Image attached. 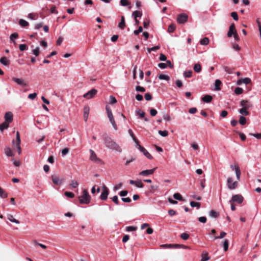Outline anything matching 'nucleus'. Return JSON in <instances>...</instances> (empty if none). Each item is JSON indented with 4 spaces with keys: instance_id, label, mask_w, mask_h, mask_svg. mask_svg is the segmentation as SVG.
<instances>
[{
    "instance_id": "1",
    "label": "nucleus",
    "mask_w": 261,
    "mask_h": 261,
    "mask_svg": "<svg viewBox=\"0 0 261 261\" xmlns=\"http://www.w3.org/2000/svg\"><path fill=\"white\" fill-rule=\"evenodd\" d=\"M103 140L106 147L118 153L122 152V149L121 146L111 138L106 136Z\"/></svg>"
},
{
    "instance_id": "2",
    "label": "nucleus",
    "mask_w": 261,
    "mask_h": 261,
    "mask_svg": "<svg viewBox=\"0 0 261 261\" xmlns=\"http://www.w3.org/2000/svg\"><path fill=\"white\" fill-rule=\"evenodd\" d=\"M78 198L81 204H87L91 201V196L89 194L88 190L86 189L83 190L82 194L79 196Z\"/></svg>"
},
{
    "instance_id": "3",
    "label": "nucleus",
    "mask_w": 261,
    "mask_h": 261,
    "mask_svg": "<svg viewBox=\"0 0 261 261\" xmlns=\"http://www.w3.org/2000/svg\"><path fill=\"white\" fill-rule=\"evenodd\" d=\"M106 109L108 117L109 119L110 122L111 123L114 129L117 130V126L114 120L113 113L111 109L108 106H106Z\"/></svg>"
},
{
    "instance_id": "4",
    "label": "nucleus",
    "mask_w": 261,
    "mask_h": 261,
    "mask_svg": "<svg viewBox=\"0 0 261 261\" xmlns=\"http://www.w3.org/2000/svg\"><path fill=\"white\" fill-rule=\"evenodd\" d=\"M90 157L89 159L91 161L97 163L102 164L103 163L102 161L97 156L95 152L92 149H90Z\"/></svg>"
},
{
    "instance_id": "5",
    "label": "nucleus",
    "mask_w": 261,
    "mask_h": 261,
    "mask_svg": "<svg viewBox=\"0 0 261 261\" xmlns=\"http://www.w3.org/2000/svg\"><path fill=\"white\" fill-rule=\"evenodd\" d=\"M109 194V189L106 187V185H103L101 189V193L100 195V199L103 201L106 200L108 198Z\"/></svg>"
},
{
    "instance_id": "6",
    "label": "nucleus",
    "mask_w": 261,
    "mask_h": 261,
    "mask_svg": "<svg viewBox=\"0 0 261 261\" xmlns=\"http://www.w3.org/2000/svg\"><path fill=\"white\" fill-rule=\"evenodd\" d=\"M138 149L142 152L144 155L148 159L152 160L153 159L152 155L147 151V150L143 146H141L139 143H137L136 145Z\"/></svg>"
},
{
    "instance_id": "7",
    "label": "nucleus",
    "mask_w": 261,
    "mask_h": 261,
    "mask_svg": "<svg viewBox=\"0 0 261 261\" xmlns=\"http://www.w3.org/2000/svg\"><path fill=\"white\" fill-rule=\"evenodd\" d=\"M238 182L237 181L232 182V178L228 177L227 180V186L230 190H234L238 187Z\"/></svg>"
},
{
    "instance_id": "8",
    "label": "nucleus",
    "mask_w": 261,
    "mask_h": 261,
    "mask_svg": "<svg viewBox=\"0 0 261 261\" xmlns=\"http://www.w3.org/2000/svg\"><path fill=\"white\" fill-rule=\"evenodd\" d=\"M97 90L95 89H92L89 90L88 92L84 94L83 97L86 99H91L95 96V95L97 94Z\"/></svg>"
},
{
    "instance_id": "9",
    "label": "nucleus",
    "mask_w": 261,
    "mask_h": 261,
    "mask_svg": "<svg viewBox=\"0 0 261 261\" xmlns=\"http://www.w3.org/2000/svg\"><path fill=\"white\" fill-rule=\"evenodd\" d=\"M244 198L241 195H233L231 197V199L229 201L230 202H237L241 204L243 202Z\"/></svg>"
},
{
    "instance_id": "10",
    "label": "nucleus",
    "mask_w": 261,
    "mask_h": 261,
    "mask_svg": "<svg viewBox=\"0 0 261 261\" xmlns=\"http://www.w3.org/2000/svg\"><path fill=\"white\" fill-rule=\"evenodd\" d=\"M188 20V15L186 14H180L177 17V21L180 24L185 23Z\"/></svg>"
},
{
    "instance_id": "11",
    "label": "nucleus",
    "mask_w": 261,
    "mask_h": 261,
    "mask_svg": "<svg viewBox=\"0 0 261 261\" xmlns=\"http://www.w3.org/2000/svg\"><path fill=\"white\" fill-rule=\"evenodd\" d=\"M51 179L53 183L57 186H60L64 181V178L60 179L57 175H51Z\"/></svg>"
},
{
    "instance_id": "12",
    "label": "nucleus",
    "mask_w": 261,
    "mask_h": 261,
    "mask_svg": "<svg viewBox=\"0 0 261 261\" xmlns=\"http://www.w3.org/2000/svg\"><path fill=\"white\" fill-rule=\"evenodd\" d=\"M155 169H156V168H153L151 169L143 170V171L140 172L139 173V175H141V176H146L152 174L154 173V172L155 171Z\"/></svg>"
},
{
    "instance_id": "13",
    "label": "nucleus",
    "mask_w": 261,
    "mask_h": 261,
    "mask_svg": "<svg viewBox=\"0 0 261 261\" xmlns=\"http://www.w3.org/2000/svg\"><path fill=\"white\" fill-rule=\"evenodd\" d=\"M5 122L9 123L13 121V114L11 112H6L5 114Z\"/></svg>"
},
{
    "instance_id": "14",
    "label": "nucleus",
    "mask_w": 261,
    "mask_h": 261,
    "mask_svg": "<svg viewBox=\"0 0 261 261\" xmlns=\"http://www.w3.org/2000/svg\"><path fill=\"white\" fill-rule=\"evenodd\" d=\"M240 105L242 108L248 110L251 106L252 105L248 101L246 100H242L240 102Z\"/></svg>"
},
{
    "instance_id": "15",
    "label": "nucleus",
    "mask_w": 261,
    "mask_h": 261,
    "mask_svg": "<svg viewBox=\"0 0 261 261\" xmlns=\"http://www.w3.org/2000/svg\"><path fill=\"white\" fill-rule=\"evenodd\" d=\"M13 81L16 82L17 84L22 86H26L27 84L25 83V81L22 79H19L17 77H13L12 79Z\"/></svg>"
},
{
    "instance_id": "16",
    "label": "nucleus",
    "mask_w": 261,
    "mask_h": 261,
    "mask_svg": "<svg viewBox=\"0 0 261 261\" xmlns=\"http://www.w3.org/2000/svg\"><path fill=\"white\" fill-rule=\"evenodd\" d=\"M234 32H236L235 25L233 23L231 24L229 28V31L227 33L228 37H231L234 34Z\"/></svg>"
},
{
    "instance_id": "17",
    "label": "nucleus",
    "mask_w": 261,
    "mask_h": 261,
    "mask_svg": "<svg viewBox=\"0 0 261 261\" xmlns=\"http://www.w3.org/2000/svg\"><path fill=\"white\" fill-rule=\"evenodd\" d=\"M251 82V79L249 77H245L244 79H240L237 82L238 85H241L242 84H245L247 85Z\"/></svg>"
},
{
    "instance_id": "18",
    "label": "nucleus",
    "mask_w": 261,
    "mask_h": 261,
    "mask_svg": "<svg viewBox=\"0 0 261 261\" xmlns=\"http://www.w3.org/2000/svg\"><path fill=\"white\" fill-rule=\"evenodd\" d=\"M120 4L121 6H128L129 9H132L130 3L127 0H120Z\"/></svg>"
},
{
    "instance_id": "19",
    "label": "nucleus",
    "mask_w": 261,
    "mask_h": 261,
    "mask_svg": "<svg viewBox=\"0 0 261 261\" xmlns=\"http://www.w3.org/2000/svg\"><path fill=\"white\" fill-rule=\"evenodd\" d=\"M0 62L1 64L5 66H8L10 64V61L7 59V57H2L0 59Z\"/></svg>"
},
{
    "instance_id": "20",
    "label": "nucleus",
    "mask_w": 261,
    "mask_h": 261,
    "mask_svg": "<svg viewBox=\"0 0 261 261\" xmlns=\"http://www.w3.org/2000/svg\"><path fill=\"white\" fill-rule=\"evenodd\" d=\"M125 27V18L124 16L121 17V21L119 23L118 27L121 29H124Z\"/></svg>"
},
{
    "instance_id": "21",
    "label": "nucleus",
    "mask_w": 261,
    "mask_h": 261,
    "mask_svg": "<svg viewBox=\"0 0 261 261\" xmlns=\"http://www.w3.org/2000/svg\"><path fill=\"white\" fill-rule=\"evenodd\" d=\"M212 99H213L212 96L210 95H205L202 98V100L204 102H206V103L210 102L212 101Z\"/></svg>"
},
{
    "instance_id": "22",
    "label": "nucleus",
    "mask_w": 261,
    "mask_h": 261,
    "mask_svg": "<svg viewBox=\"0 0 261 261\" xmlns=\"http://www.w3.org/2000/svg\"><path fill=\"white\" fill-rule=\"evenodd\" d=\"M222 83L220 80H216L215 82V90L218 91L220 90V86Z\"/></svg>"
},
{
    "instance_id": "23",
    "label": "nucleus",
    "mask_w": 261,
    "mask_h": 261,
    "mask_svg": "<svg viewBox=\"0 0 261 261\" xmlns=\"http://www.w3.org/2000/svg\"><path fill=\"white\" fill-rule=\"evenodd\" d=\"M219 215V213L215 211L214 210H212L209 212V216L211 218H217Z\"/></svg>"
},
{
    "instance_id": "24",
    "label": "nucleus",
    "mask_w": 261,
    "mask_h": 261,
    "mask_svg": "<svg viewBox=\"0 0 261 261\" xmlns=\"http://www.w3.org/2000/svg\"><path fill=\"white\" fill-rule=\"evenodd\" d=\"M8 219L9 221H10L12 222L15 223L16 224L20 223V222L18 220H16V219L14 218L13 216L11 214L8 215Z\"/></svg>"
},
{
    "instance_id": "25",
    "label": "nucleus",
    "mask_w": 261,
    "mask_h": 261,
    "mask_svg": "<svg viewBox=\"0 0 261 261\" xmlns=\"http://www.w3.org/2000/svg\"><path fill=\"white\" fill-rule=\"evenodd\" d=\"M89 113V108H85L84 111V117L85 121H86L88 120V115Z\"/></svg>"
},
{
    "instance_id": "26",
    "label": "nucleus",
    "mask_w": 261,
    "mask_h": 261,
    "mask_svg": "<svg viewBox=\"0 0 261 261\" xmlns=\"http://www.w3.org/2000/svg\"><path fill=\"white\" fill-rule=\"evenodd\" d=\"M9 127V123L5 122L0 124V130L3 132L5 129Z\"/></svg>"
},
{
    "instance_id": "27",
    "label": "nucleus",
    "mask_w": 261,
    "mask_h": 261,
    "mask_svg": "<svg viewBox=\"0 0 261 261\" xmlns=\"http://www.w3.org/2000/svg\"><path fill=\"white\" fill-rule=\"evenodd\" d=\"M234 170L236 172L237 179L240 180L241 176V171L238 166H237L234 167Z\"/></svg>"
},
{
    "instance_id": "28",
    "label": "nucleus",
    "mask_w": 261,
    "mask_h": 261,
    "mask_svg": "<svg viewBox=\"0 0 261 261\" xmlns=\"http://www.w3.org/2000/svg\"><path fill=\"white\" fill-rule=\"evenodd\" d=\"M19 24L20 26H21L22 27H23V28L26 27L28 25H29L28 22L23 19H20L19 20Z\"/></svg>"
},
{
    "instance_id": "29",
    "label": "nucleus",
    "mask_w": 261,
    "mask_h": 261,
    "mask_svg": "<svg viewBox=\"0 0 261 261\" xmlns=\"http://www.w3.org/2000/svg\"><path fill=\"white\" fill-rule=\"evenodd\" d=\"M5 153L8 156H13V153L11 148L9 147H7L5 148Z\"/></svg>"
},
{
    "instance_id": "30",
    "label": "nucleus",
    "mask_w": 261,
    "mask_h": 261,
    "mask_svg": "<svg viewBox=\"0 0 261 261\" xmlns=\"http://www.w3.org/2000/svg\"><path fill=\"white\" fill-rule=\"evenodd\" d=\"M13 143L14 146H15L16 149L17 150L18 153L19 154H20L21 152V149L20 147V142L17 143L15 142L14 141H13Z\"/></svg>"
},
{
    "instance_id": "31",
    "label": "nucleus",
    "mask_w": 261,
    "mask_h": 261,
    "mask_svg": "<svg viewBox=\"0 0 261 261\" xmlns=\"http://www.w3.org/2000/svg\"><path fill=\"white\" fill-rule=\"evenodd\" d=\"M194 70L196 73H199L201 71V67L199 64H195L194 66Z\"/></svg>"
},
{
    "instance_id": "32",
    "label": "nucleus",
    "mask_w": 261,
    "mask_h": 261,
    "mask_svg": "<svg viewBox=\"0 0 261 261\" xmlns=\"http://www.w3.org/2000/svg\"><path fill=\"white\" fill-rule=\"evenodd\" d=\"M136 114L139 116L140 118H144L145 113L142 111L140 109H138L136 111Z\"/></svg>"
},
{
    "instance_id": "33",
    "label": "nucleus",
    "mask_w": 261,
    "mask_h": 261,
    "mask_svg": "<svg viewBox=\"0 0 261 261\" xmlns=\"http://www.w3.org/2000/svg\"><path fill=\"white\" fill-rule=\"evenodd\" d=\"M142 12L139 11H135L132 14V16L134 18H137V17H141L142 16Z\"/></svg>"
},
{
    "instance_id": "34",
    "label": "nucleus",
    "mask_w": 261,
    "mask_h": 261,
    "mask_svg": "<svg viewBox=\"0 0 261 261\" xmlns=\"http://www.w3.org/2000/svg\"><path fill=\"white\" fill-rule=\"evenodd\" d=\"M247 110V109L242 108L239 110V112L243 115L247 116L249 115V112Z\"/></svg>"
},
{
    "instance_id": "35",
    "label": "nucleus",
    "mask_w": 261,
    "mask_h": 261,
    "mask_svg": "<svg viewBox=\"0 0 261 261\" xmlns=\"http://www.w3.org/2000/svg\"><path fill=\"white\" fill-rule=\"evenodd\" d=\"M128 133L130 135V136L132 137L133 140L135 142L136 145H137V143H139V142H138V140L137 139V138H136V137L135 136V135H134L132 130L131 129H129L128 130Z\"/></svg>"
},
{
    "instance_id": "36",
    "label": "nucleus",
    "mask_w": 261,
    "mask_h": 261,
    "mask_svg": "<svg viewBox=\"0 0 261 261\" xmlns=\"http://www.w3.org/2000/svg\"><path fill=\"white\" fill-rule=\"evenodd\" d=\"M210 259V257L208 255V253L205 252H203L202 254L201 261H207Z\"/></svg>"
},
{
    "instance_id": "37",
    "label": "nucleus",
    "mask_w": 261,
    "mask_h": 261,
    "mask_svg": "<svg viewBox=\"0 0 261 261\" xmlns=\"http://www.w3.org/2000/svg\"><path fill=\"white\" fill-rule=\"evenodd\" d=\"M209 43V39L207 37H204L200 40V44L202 45H207Z\"/></svg>"
},
{
    "instance_id": "38",
    "label": "nucleus",
    "mask_w": 261,
    "mask_h": 261,
    "mask_svg": "<svg viewBox=\"0 0 261 261\" xmlns=\"http://www.w3.org/2000/svg\"><path fill=\"white\" fill-rule=\"evenodd\" d=\"M200 205H201V204L200 202H195L193 201H192L190 202V205L192 207H197V208H199L200 206Z\"/></svg>"
},
{
    "instance_id": "39",
    "label": "nucleus",
    "mask_w": 261,
    "mask_h": 261,
    "mask_svg": "<svg viewBox=\"0 0 261 261\" xmlns=\"http://www.w3.org/2000/svg\"><path fill=\"white\" fill-rule=\"evenodd\" d=\"M223 68L224 70L228 74H231L233 72V69L228 66H223Z\"/></svg>"
},
{
    "instance_id": "40",
    "label": "nucleus",
    "mask_w": 261,
    "mask_h": 261,
    "mask_svg": "<svg viewBox=\"0 0 261 261\" xmlns=\"http://www.w3.org/2000/svg\"><path fill=\"white\" fill-rule=\"evenodd\" d=\"M0 197L3 198L8 197V194L2 188H0Z\"/></svg>"
},
{
    "instance_id": "41",
    "label": "nucleus",
    "mask_w": 261,
    "mask_h": 261,
    "mask_svg": "<svg viewBox=\"0 0 261 261\" xmlns=\"http://www.w3.org/2000/svg\"><path fill=\"white\" fill-rule=\"evenodd\" d=\"M159 79L160 80L169 81L170 80V77L167 75L161 74L159 75Z\"/></svg>"
},
{
    "instance_id": "42",
    "label": "nucleus",
    "mask_w": 261,
    "mask_h": 261,
    "mask_svg": "<svg viewBox=\"0 0 261 261\" xmlns=\"http://www.w3.org/2000/svg\"><path fill=\"white\" fill-rule=\"evenodd\" d=\"M239 123L241 125H245L246 123V118L243 116H240L239 119Z\"/></svg>"
},
{
    "instance_id": "43",
    "label": "nucleus",
    "mask_w": 261,
    "mask_h": 261,
    "mask_svg": "<svg viewBox=\"0 0 261 261\" xmlns=\"http://www.w3.org/2000/svg\"><path fill=\"white\" fill-rule=\"evenodd\" d=\"M173 197L174 199L179 201H182L183 200L181 195L178 193L174 194Z\"/></svg>"
},
{
    "instance_id": "44",
    "label": "nucleus",
    "mask_w": 261,
    "mask_h": 261,
    "mask_svg": "<svg viewBox=\"0 0 261 261\" xmlns=\"http://www.w3.org/2000/svg\"><path fill=\"white\" fill-rule=\"evenodd\" d=\"M175 28H176V27H175V24H171L168 27V31L169 33H172V32H173L175 31Z\"/></svg>"
},
{
    "instance_id": "45",
    "label": "nucleus",
    "mask_w": 261,
    "mask_h": 261,
    "mask_svg": "<svg viewBox=\"0 0 261 261\" xmlns=\"http://www.w3.org/2000/svg\"><path fill=\"white\" fill-rule=\"evenodd\" d=\"M192 71L191 70L185 71L184 75L185 77H190L192 75Z\"/></svg>"
},
{
    "instance_id": "46",
    "label": "nucleus",
    "mask_w": 261,
    "mask_h": 261,
    "mask_svg": "<svg viewBox=\"0 0 261 261\" xmlns=\"http://www.w3.org/2000/svg\"><path fill=\"white\" fill-rule=\"evenodd\" d=\"M223 246L224 251H227L228 248V241L227 240H226V239L224 240L223 243Z\"/></svg>"
},
{
    "instance_id": "47",
    "label": "nucleus",
    "mask_w": 261,
    "mask_h": 261,
    "mask_svg": "<svg viewBox=\"0 0 261 261\" xmlns=\"http://www.w3.org/2000/svg\"><path fill=\"white\" fill-rule=\"evenodd\" d=\"M243 92V89L240 87H237L234 89V93L237 95L242 94Z\"/></svg>"
},
{
    "instance_id": "48",
    "label": "nucleus",
    "mask_w": 261,
    "mask_h": 261,
    "mask_svg": "<svg viewBox=\"0 0 261 261\" xmlns=\"http://www.w3.org/2000/svg\"><path fill=\"white\" fill-rule=\"evenodd\" d=\"M138 188H143L144 186L143 184L142 183L141 180H136V184L135 185Z\"/></svg>"
},
{
    "instance_id": "49",
    "label": "nucleus",
    "mask_w": 261,
    "mask_h": 261,
    "mask_svg": "<svg viewBox=\"0 0 261 261\" xmlns=\"http://www.w3.org/2000/svg\"><path fill=\"white\" fill-rule=\"evenodd\" d=\"M159 134L162 137H167L168 135V132L167 130H160L158 132Z\"/></svg>"
},
{
    "instance_id": "50",
    "label": "nucleus",
    "mask_w": 261,
    "mask_h": 261,
    "mask_svg": "<svg viewBox=\"0 0 261 261\" xmlns=\"http://www.w3.org/2000/svg\"><path fill=\"white\" fill-rule=\"evenodd\" d=\"M136 90L137 92H144L145 91V89L143 87L137 86L136 87Z\"/></svg>"
},
{
    "instance_id": "51",
    "label": "nucleus",
    "mask_w": 261,
    "mask_h": 261,
    "mask_svg": "<svg viewBox=\"0 0 261 261\" xmlns=\"http://www.w3.org/2000/svg\"><path fill=\"white\" fill-rule=\"evenodd\" d=\"M226 232H225L224 231H222V232H221L220 236H215L214 238V239L216 240L218 239H222L226 236Z\"/></svg>"
},
{
    "instance_id": "52",
    "label": "nucleus",
    "mask_w": 261,
    "mask_h": 261,
    "mask_svg": "<svg viewBox=\"0 0 261 261\" xmlns=\"http://www.w3.org/2000/svg\"><path fill=\"white\" fill-rule=\"evenodd\" d=\"M70 186L73 188H76L79 186V183L77 181L72 180L70 183Z\"/></svg>"
},
{
    "instance_id": "53",
    "label": "nucleus",
    "mask_w": 261,
    "mask_h": 261,
    "mask_svg": "<svg viewBox=\"0 0 261 261\" xmlns=\"http://www.w3.org/2000/svg\"><path fill=\"white\" fill-rule=\"evenodd\" d=\"M180 238L184 240H187L189 238V235L187 233L184 232L180 234Z\"/></svg>"
},
{
    "instance_id": "54",
    "label": "nucleus",
    "mask_w": 261,
    "mask_h": 261,
    "mask_svg": "<svg viewBox=\"0 0 261 261\" xmlns=\"http://www.w3.org/2000/svg\"><path fill=\"white\" fill-rule=\"evenodd\" d=\"M137 229V227L136 226H127L125 228V230L127 231H135Z\"/></svg>"
},
{
    "instance_id": "55",
    "label": "nucleus",
    "mask_w": 261,
    "mask_h": 261,
    "mask_svg": "<svg viewBox=\"0 0 261 261\" xmlns=\"http://www.w3.org/2000/svg\"><path fill=\"white\" fill-rule=\"evenodd\" d=\"M117 100L115 98V97H114L113 95H111L110 97V103L112 105L116 103Z\"/></svg>"
},
{
    "instance_id": "56",
    "label": "nucleus",
    "mask_w": 261,
    "mask_h": 261,
    "mask_svg": "<svg viewBox=\"0 0 261 261\" xmlns=\"http://www.w3.org/2000/svg\"><path fill=\"white\" fill-rule=\"evenodd\" d=\"M18 36V34L16 33H14L11 35L10 38L11 40H12L14 42V40L15 39L17 38Z\"/></svg>"
},
{
    "instance_id": "57",
    "label": "nucleus",
    "mask_w": 261,
    "mask_h": 261,
    "mask_svg": "<svg viewBox=\"0 0 261 261\" xmlns=\"http://www.w3.org/2000/svg\"><path fill=\"white\" fill-rule=\"evenodd\" d=\"M160 48L159 46H155L151 48H148L147 50L149 53H150L151 51H155Z\"/></svg>"
},
{
    "instance_id": "58",
    "label": "nucleus",
    "mask_w": 261,
    "mask_h": 261,
    "mask_svg": "<svg viewBox=\"0 0 261 261\" xmlns=\"http://www.w3.org/2000/svg\"><path fill=\"white\" fill-rule=\"evenodd\" d=\"M65 195L69 198H73L74 197V194L70 192H65L64 193Z\"/></svg>"
},
{
    "instance_id": "59",
    "label": "nucleus",
    "mask_w": 261,
    "mask_h": 261,
    "mask_svg": "<svg viewBox=\"0 0 261 261\" xmlns=\"http://www.w3.org/2000/svg\"><path fill=\"white\" fill-rule=\"evenodd\" d=\"M249 135L255 137L256 139H261V133H257V134H251L250 133Z\"/></svg>"
},
{
    "instance_id": "60",
    "label": "nucleus",
    "mask_w": 261,
    "mask_h": 261,
    "mask_svg": "<svg viewBox=\"0 0 261 261\" xmlns=\"http://www.w3.org/2000/svg\"><path fill=\"white\" fill-rule=\"evenodd\" d=\"M144 97L145 99L147 101L150 100L152 99V96L149 93H147L145 94Z\"/></svg>"
},
{
    "instance_id": "61",
    "label": "nucleus",
    "mask_w": 261,
    "mask_h": 261,
    "mask_svg": "<svg viewBox=\"0 0 261 261\" xmlns=\"http://www.w3.org/2000/svg\"><path fill=\"white\" fill-rule=\"evenodd\" d=\"M112 201L116 204H119V200L118 196L116 195L114 196L112 198H111Z\"/></svg>"
},
{
    "instance_id": "62",
    "label": "nucleus",
    "mask_w": 261,
    "mask_h": 261,
    "mask_svg": "<svg viewBox=\"0 0 261 261\" xmlns=\"http://www.w3.org/2000/svg\"><path fill=\"white\" fill-rule=\"evenodd\" d=\"M19 48V49L21 51H24L28 48L27 45L25 44H20Z\"/></svg>"
},
{
    "instance_id": "63",
    "label": "nucleus",
    "mask_w": 261,
    "mask_h": 261,
    "mask_svg": "<svg viewBox=\"0 0 261 261\" xmlns=\"http://www.w3.org/2000/svg\"><path fill=\"white\" fill-rule=\"evenodd\" d=\"M69 149L68 148H65L62 150V156H65L69 152Z\"/></svg>"
},
{
    "instance_id": "64",
    "label": "nucleus",
    "mask_w": 261,
    "mask_h": 261,
    "mask_svg": "<svg viewBox=\"0 0 261 261\" xmlns=\"http://www.w3.org/2000/svg\"><path fill=\"white\" fill-rule=\"evenodd\" d=\"M256 22H257V25H258V30H259V34H260V39H261V22H260V21L258 19H257L256 20Z\"/></svg>"
}]
</instances>
